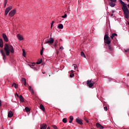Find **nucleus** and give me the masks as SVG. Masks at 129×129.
Here are the masks:
<instances>
[{"instance_id":"obj_46","label":"nucleus","mask_w":129,"mask_h":129,"mask_svg":"<svg viewBox=\"0 0 129 129\" xmlns=\"http://www.w3.org/2000/svg\"><path fill=\"white\" fill-rule=\"evenodd\" d=\"M53 27V24H51L50 28H52Z\"/></svg>"},{"instance_id":"obj_1","label":"nucleus","mask_w":129,"mask_h":129,"mask_svg":"<svg viewBox=\"0 0 129 129\" xmlns=\"http://www.w3.org/2000/svg\"><path fill=\"white\" fill-rule=\"evenodd\" d=\"M4 51L7 56H10V53H11L12 54H14V53H15L14 47L11 44L7 43L5 44L4 46Z\"/></svg>"},{"instance_id":"obj_17","label":"nucleus","mask_w":129,"mask_h":129,"mask_svg":"<svg viewBox=\"0 0 129 129\" xmlns=\"http://www.w3.org/2000/svg\"><path fill=\"white\" fill-rule=\"evenodd\" d=\"M13 115H14L13 112L12 111H10L8 113V117H13Z\"/></svg>"},{"instance_id":"obj_15","label":"nucleus","mask_w":129,"mask_h":129,"mask_svg":"<svg viewBox=\"0 0 129 129\" xmlns=\"http://www.w3.org/2000/svg\"><path fill=\"white\" fill-rule=\"evenodd\" d=\"M114 2L112 1H111L110 2H109V5L110 7H111L112 8H113L115 6V4L113 3Z\"/></svg>"},{"instance_id":"obj_37","label":"nucleus","mask_w":129,"mask_h":129,"mask_svg":"<svg viewBox=\"0 0 129 129\" xmlns=\"http://www.w3.org/2000/svg\"><path fill=\"white\" fill-rule=\"evenodd\" d=\"M57 46H58V44H57V42H55L54 43V48H56V47H57Z\"/></svg>"},{"instance_id":"obj_33","label":"nucleus","mask_w":129,"mask_h":129,"mask_svg":"<svg viewBox=\"0 0 129 129\" xmlns=\"http://www.w3.org/2000/svg\"><path fill=\"white\" fill-rule=\"evenodd\" d=\"M62 18H63V19H66V18H67V14H65L63 16H61Z\"/></svg>"},{"instance_id":"obj_5","label":"nucleus","mask_w":129,"mask_h":129,"mask_svg":"<svg viewBox=\"0 0 129 129\" xmlns=\"http://www.w3.org/2000/svg\"><path fill=\"white\" fill-rule=\"evenodd\" d=\"M87 84L88 85L89 87H93V85H94V82L91 80H88L87 81Z\"/></svg>"},{"instance_id":"obj_6","label":"nucleus","mask_w":129,"mask_h":129,"mask_svg":"<svg viewBox=\"0 0 129 129\" xmlns=\"http://www.w3.org/2000/svg\"><path fill=\"white\" fill-rule=\"evenodd\" d=\"M16 9H14L13 10H12L9 14V17H14L15 15H16Z\"/></svg>"},{"instance_id":"obj_20","label":"nucleus","mask_w":129,"mask_h":129,"mask_svg":"<svg viewBox=\"0 0 129 129\" xmlns=\"http://www.w3.org/2000/svg\"><path fill=\"white\" fill-rule=\"evenodd\" d=\"M40 108L41 109V110H42V111H45V107L42 104L40 105Z\"/></svg>"},{"instance_id":"obj_28","label":"nucleus","mask_w":129,"mask_h":129,"mask_svg":"<svg viewBox=\"0 0 129 129\" xmlns=\"http://www.w3.org/2000/svg\"><path fill=\"white\" fill-rule=\"evenodd\" d=\"M108 48L110 51H112L113 50V48L111 46V45H108Z\"/></svg>"},{"instance_id":"obj_26","label":"nucleus","mask_w":129,"mask_h":129,"mask_svg":"<svg viewBox=\"0 0 129 129\" xmlns=\"http://www.w3.org/2000/svg\"><path fill=\"white\" fill-rule=\"evenodd\" d=\"M42 59H39L38 60L37 62H36V64H41V63H42Z\"/></svg>"},{"instance_id":"obj_40","label":"nucleus","mask_w":129,"mask_h":129,"mask_svg":"<svg viewBox=\"0 0 129 129\" xmlns=\"http://www.w3.org/2000/svg\"><path fill=\"white\" fill-rule=\"evenodd\" d=\"M110 2H113V3H116V0H110Z\"/></svg>"},{"instance_id":"obj_12","label":"nucleus","mask_w":129,"mask_h":129,"mask_svg":"<svg viewBox=\"0 0 129 129\" xmlns=\"http://www.w3.org/2000/svg\"><path fill=\"white\" fill-rule=\"evenodd\" d=\"M46 128H47V124L45 123L40 124V129H46Z\"/></svg>"},{"instance_id":"obj_14","label":"nucleus","mask_w":129,"mask_h":129,"mask_svg":"<svg viewBox=\"0 0 129 129\" xmlns=\"http://www.w3.org/2000/svg\"><path fill=\"white\" fill-rule=\"evenodd\" d=\"M17 37L20 41H23V40H24V38H23V36L20 34L17 35Z\"/></svg>"},{"instance_id":"obj_36","label":"nucleus","mask_w":129,"mask_h":129,"mask_svg":"<svg viewBox=\"0 0 129 129\" xmlns=\"http://www.w3.org/2000/svg\"><path fill=\"white\" fill-rule=\"evenodd\" d=\"M104 109L105 111H107V107L106 106L104 107Z\"/></svg>"},{"instance_id":"obj_52","label":"nucleus","mask_w":129,"mask_h":129,"mask_svg":"<svg viewBox=\"0 0 129 129\" xmlns=\"http://www.w3.org/2000/svg\"><path fill=\"white\" fill-rule=\"evenodd\" d=\"M47 129H50V126H48Z\"/></svg>"},{"instance_id":"obj_10","label":"nucleus","mask_w":129,"mask_h":129,"mask_svg":"<svg viewBox=\"0 0 129 129\" xmlns=\"http://www.w3.org/2000/svg\"><path fill=\"white\" fill-rule=\"evenodd\" d=\"M0 52L3 56V59L4 60H6V59H7V56H6V54L5 53V52H4V50L2 49H1Z\"/></svg>"},{"instance_id":"obj_44","label":"nucleus","mask_w":129,"mask_h":129,"mask_svg":"<svg viewBox=\"0 0 129 129\" xmlns=\"http://www.w3.org/2000/svg\"><path fill=\"white\" fill-rule=\"evenodd\" d=\"M59 49L63 50V49H64V47L61 46V47H60Z\"/></svg>"},{"instance_id":"obj_13","label":"nucleus","mask_w":129,"mask_h":129,"mask_svg":"<svg viewBox=\"0 0 129 129\" xmlns=\"http://www.w3.org/2000/svg\"><path fill=\"white\" fill-rule=\"evenodd\" d=\"M21 81H22V83H24V85H25V86H26V85H27V81H26L25 78H22Z\"/></svg>"},{"instance_id":"obj_3","label":"nucleus","mask_w":129,"mask_h":129,"mask_svg":"<svg viewBox=\"0 0 129 129\" xmlns=\"http://www.w3.org/2000/svg\"><path fill=\"white\" fill-rule=\"evenodd\" d=\"M104 43L107 44V45H109L111 43V40L109 38V36H108V34H106V33L104 35Z\"/></svg>"},{"instance_id":"obj_9","label":"nucleus","mask_w":129,"mask_h":129,"mask_svg":"<svg viewBox=\"0 0 129 129\" xmlns=\"http://www.w3.org/2000/svg\"><path fill=\"white\" fill-rule=\"evenodd\" d=\"M2 36L5 42H9V38H8V36H7L6 33H3Z\"/></svg>"},{"instance_id":"obj_24","label":"nucleus","mask_w":129,"mask_h":129,"mask_svg":"<svg viewBox=\"0 0 129 129\" xmlns=\"http://www.w3.org/2000/svg\"><path fill=\"white\" fill-rule=\"evenodd\" d=\"M25 110L26 112H29V111H31V109H30V108H29L28 107H26Z\"/></svg>"},{"instance_id":"obj_23","label":"nucleus","mask_w":129,"mask_h":129,"mask_svg":"<svg viewBox=\"0 0 129 129\" xmlns=\"http://www.w3.org/2000/svg\"><path fill=\"white\" fill-rule=\"evenodd\" d=\"M18 85L15 83H14L13 84H12V87H15V88H16V89H17V88H18Z\"/></svg>"},{"instance_id":"obj_34","label":"nucleus","mask_w":129,"mask_h":129,"mask_svg":"<svg viewBox=\"0 0 129 129\" xmlns=\"http://www.w3.org/2000/svg\"><path fill=\"white\" fill-rule=\"evenodd\" d=\"M70 77H71V78H72V77H74V74L71 73V74L70 75Z\"/></svg>"},{"instance_id":"obj_11","label":"nucleus","mask_w":129,"mask_h":129,"mask_svg":"<svg viewBox=\"0 0 129 129\" xmlns=\"http://www.w3.org/2000/svg\"><path fill=\"white\" fill-rule=\"evenodd\" d=\"M96 127H97L98 128H99V129L104 128V126H102L101 124H100V123H99L98 122L96 123Z\"/></svg>"},{"instance_id":"obj_39","label":"nucleus","mask_w":129,"mask_h":129,"mask_svg":"<svg viewBox=\"0 0 129 129\" xmlns=\"http://www.w3.org/2000/svg\"><path fill=\"white\" fill-rule=\"evenodd\" d=\"M125 52L126 53H129V49H127L125 50Z\"/></svg>"},{"instance_id":"obj_16","label":"nucleus","mask_w":129,"mask_h":129,"mask_svg":"<svg viewBox=\"0 0 129 129\" xmlns=\"http://www.w3.org/2000/svg\"><path fill=\"white\" fill-rule=\"evenodd\" d=\"M19 99H20V101L21 102H24V101H25V99L24 98V97H23V96L22 95H20L19 96Z\"/></svg>"},{"instance_id":"obj_32","label":"nucleus","mask_w":129,"mask_h":129,"mask_svg":"<svg viewBox=\"0 0 129 129\" xmlns=\"http://www.w3.org/2000/svg\"><path fill=\"white\" fill-rule=\"evenodd\" d=\"M52 126L54 129H58V127H57L56 125H52Z\"/></svg>"},{"instance_id":"obj_47","label":"nucleus","mask_w":129,"mask_h":129,"mask_svg":"<svg viewBox=\"0 0 129 129\" xmlns=\"http://www.w3.org/2000/svg\"><path fill=\"white\" fill-rule=\"evenodd\" d=\"M0 106H2V101L0 100Z\"/></svg>"},{"instance_id":"obj_56","label":"nucleus","mask_w":129,"mask_h":129,"mask_svg":"<svg viewBox=\"0 0 129 129\" xmlns=\"http://www.w3.org/2000/svg\"><path fill=\"white\" fill-rule=\"evenodd\" d=\"M126 1H127V2H128L129 3V0H126Z\"/></svg>"},{"instance_id":"obj_49","label":"nucleus","mask_w":129,"mask_h":129,"mask_svg":"<svg viewBox=\"0 0 129 129\" xmlns=\"http://www.w3.org/2000/svg\"><path fill=\"white\" fill-rule=\"evenodd\" d=\"M54 23H55V22L54 21H52L51 24H52V25H53Z\"/></svg>"},{"instance_id":"obj_18","label":"nucleus","mask_w":129,"mask_h":129,"mask_svg":"<svg viewBox=\"0 0 129 129\" xmlns=\"http://www.w3.org/2000/svg\"><path fill=\"white\" fill-rule=\"evenodd\" d=\"M28 89L31 92L32 94H34V89H33V88H32V87H31V86H29L28 87Z\"/></svg>"},{"instance_id":"obj_38","label":"nucleus","mask_w":129,"mask_h":129,"mask_svg":"<svg viewBox=\"0 0 129 129\" xmlns=\"http://www.w3.org/2000/svg\"><path fill=\"white\" fill-rule=\"evenodd\" d=\"M84 120H85V121H86L87 123L89 122V121L88 120V119H87V118H84Z\"/></svg>"},{"instance_id":"obj_45","label":"nucleus","mask_w":129,"mask_h":129,"mask_svg":"<svg viewBox=\"0 0 129 129\" xmlns=\"http://www.w3.org/2000/svg\"><path fill=\"white\" fill-rule=\"evenodd\" d=\"M73 121H72V120H70L69 122H70V123H72Z\"/></svg>"},{"instance_id":"obj_7","label":"nucleus","mask_w":129,"mask_h":129,"mask_svg":"<svg viewBox=\"0 0 129 129\" xmlns=\"http://www.w3.org/2000/svg\"><path fill=\"white\" fill-rule=\"evenodd\" d=\"M13 9V7L10 6L9 7L7 8L5 10V16H7L9 14L10 11Z\"/></svg>"},{"instance_id":"obj_25","label":"nucleus","mask_w":129,"mask_h":129,"mask_svg":"<svg viewBox=\"0 0 129 129\" xmlns=\"http://www.w3.org/2000/svg\"><path fill=\"white\" fill-rule=\"evenodd\" d=\"M58 29H63V24H59L58 26Z\"/></svg>"},{"instance_id":"obj_2","label":"nucleus","mask_w":129,"mask_h":129,"mask_svg":"<svg viewBox=\"0 0 129 129\" xmlns=\"http://www.w3.org/2000/svg\"><path fill=\"white\" fill-rule=\"evenodd\" d=\"M119 3L122 5L121 9L124 13V17L126 19L129 18V10L126 6V4L124 3L122 0H119Z\"/></svg>"},{"instance_id":"obj_50","label":"nucleus","mask_w":129,"mask_h":129,"mask_svg":"<svg viewBox=\"0 0 129 129\" xmlns=\"http://www.w3.org/2000/svg\"><path fill=\"white\" fill-rule=\"evenodd\" d=\"M42 73L43 74H45L46 73L45 72H43Z\"/></svg>"},{"instance_id":"obj_35","label":"nucleus","mask_w":129,"mask_h":129,"mask_svg":"<svg viewBox=\"0 0 129 129\" xmlns=\"http://www.w3.org/2000/svg\"><path fill=\"white\" fill-rule=\"evenodd\" d=\"M70 120H72V121H73V119H74L73 116H70Z\"/></svg>"},{"instance_id":"obj_27","label":"nucleus","mask_w":129,"mask_h":129,"mask_svg":"<svg viewBox=\"0 0 129 129\" xmlns=\"http://www.w3.org/2000/svg\"><path fill=\"white\" fill-rule=\"evenodd\" d=\"M43 51H44V47H43V45H42V49L40 51V55H43Z\"/></svg>"},{"instance_id":"obj_31","label":"nucleus","mask_w":129,"mask_h":129,"mask_svg":"<svg viewBox=\"0 0 129 129\" xmlns=\"http://www.w3.org/2000/svg\"><path fill=\"white\" fill-rule=\"evenodd\" d=\"M73 66H74V70H76V68H77V66L76 64H73Z\"/></svg>"},{"instance_id":"obj_42","label":"nucleus","mask_w":129,"mask_h":129,"mask_svg":"<svg viewBox=\"0 0 129 129\" xmlns=\"http://www.w3.org/2000/svg\"><path fill=\"white\" fill-rule=\"evenodd\" d=\"M15 95H16V96H17V97H20V96H19V94H18V93H16Z\"/></svg>"},{"instance_id":"obj_29","label":"nucleus","mask_w":129,"mask_h":129,"mask_svg":"<svg viewBox=\"0 0 129 129\" xmlns=\"http://www.w3.org/2000/svg\"><path fill=\"white\" fill-rule=\"evenodd\" d=\"M62 122H64V123H67V118H64L62 119Z\"/></svg>"},{"instance_id":"obj_55","label":"nucleus","mask_w":129,"mask_h":129,"mask_svg":"<svg viewBox=\"0 0 129 129\" xmlns=\"http://www.w3.org/2000/svg\"><path fill=\"white\" fill-rule=\"evenodd\" d=\"M127 7H128V8L129 9V4L127 5Z\"/></svg>"},{"instance_id":"obj_57","label":"nucleus","mask_w":129,"mask_h":129,"mask_svg":"<svg viewBox=\"0 0 129 129\" xmlns=\"http://www.w3.org/2000/svg\"><path fill=\"white\" fill-rule=\"evenodd\" d=\"M127 24H128V25H129V22H128V23H127Z\"/></svg>"},{"instance_id":"obj_30","label":"nucleus","mask_w":129,"mask_h":129,"mask_svg":"<svg viewBox=\"0 0 129 129\" xmlns=\"http://www.w3.org/2000/svg\"><path fill=\"white\" fill-rule=\"evenodd\" d=\"M23 56L26 57V51H25V49H23Z\"/></svg>"},{"instance_id":"obj_54","label":"nucleus","mask_w":129,"mask_h":129,"mask_svg":"<svg viewBox=\"0 0 129 129\" xmlns=\"http://www.w3.org/2000/svg\"><path fill=\"white\" fill-rule=\"evenodd\" d=\"M55 42H56V43L58 42V40H56Z\"/></svg>"},{"instance_id":"obj_19","label":"nucleus","mask_w":129,"mask_h":129,"mask_svg":"<svg viewBox=\"0 0 129 129\" xmlns=\"http://www.w3.org/2000/svg\"><path fill=\"white\" fill-rule=\"evenodd\" d=\"M4 47V41L2 39H0V47L3 48Z\"/></svg>"},{"instance_id":"obj_53","label":"nucleus","mask_w":129,"mask_h":129,"mask_svg":"<svg viewBox=\"0 0 129 129\" xmlns=\"http://www.w3.org/2000/svg\"><path fill=\"white\" fill-rule=\"evenodd\" d=\"M112 13H114V11L113 10V11H112Z\"/></svg>"},{"instance_id":"obj_43","label":"nucleus","mask_w":129,"mask_h":129,"mask_svg":"<svg viewBox=\"0 0 129 129\" xmlns=\"http://www.w3.org/2000/svg\"><path fill=\"white\" fill-rule=\"evenodd\" d=\"M8 3V0H5L4 4H7Z\"/></svg>"},{"instance_id":"obj_8","label":"nucleus","mask_w":129,"mask_h":129,"mask_svg":"<svg viewBox=\"0 0 129 129\" xmlns=\"http://www.w3.org/2000/svg\"><path fill=\"white\" fill-rule=\"evenodd\" d=\"M76 122L79 123V124H81V125L83 124V120H82V119H79L78 118H77L76 119Z\"/></svg>"},{"instance_id":"obj_21","label":"nucleus","mask_w":129,"mask_h":129,"mask_svg":"<svg viewBox=\"0 0 129 129\" xmlns=\"http://www.w3.org/2000/svg\"><path fill=\"white\" fill-rule=\"evenodd\" d=\"M115 36H117V34L116 33H112L111 36H110L111 39L112 40L113 39V38H114Z\"/></svg>"},{"instance_id":"obj_4","label":"nucleus","mask_w":129,"mask_h":129,"mask_svg":"<svg viewBox=\"0 0 129 129\" xmlns=\"http://www.w3.org/2000/svg\"><path fill=\"white\" fill-rule=\"evenodd\" d=\"M50 38H49V40L45 41L44 42V44H48V45H52L53 43H54V38H52V35H50Z\"/></svg>"},{"instance_id":"obj_51","label":"nucleus","mask_w":129,"mask_h":129,"mask_svg":"<svg viewBox=\"0 0 129 129\" xmlns=\"http://www.w3.org/2000/svg\"><path fill=\"white\" fill-rule=\"evenodd\" d=\"M73 72H74V71H73V70H72V71H71V73H73Z\"/></svg>"},{"instance_id":"obj_22","label":"nucleus","mask_w":129,"mask_h":129,"mask_svg":"<svg viewBox=\"0 0 129 129\" xmlns=\"http://www.w3.org/2000/svg\"><path fill=\"white\" fill-rule=\"evenodd\" d=\"M81 55L82 56V57H83V58H86L85 54H84V52L83 51L81 52Z\"/></svg>"},{"instance_id":"obj_48","label":"nucleus","mask_w":129,"mask_h":129,"mask_svg":"<svg viewBox=\"0 0 129 129\" xmlns=\"http://www.w3.org/2000/svg\"><path fill=\"white\" fill-rule=\"evenodd\" d=\"M4 5H5L4 7H5V8H6V7H7V4L4 3Z\"/></svg>"},{"instance_id":"obj_41","label":"nucleus","mask_w":129,"mask_h":129,"mask_svg":"<svg viewBox=\"0 0 129 129\" xmlns=\"http://www.w3.org/2000/svg\"><path fill=\"white\" fill-rule=\"evenodd\" d=\"M56 55H58L59 54V50H56Z\"/></svg>"}]
</instances>
